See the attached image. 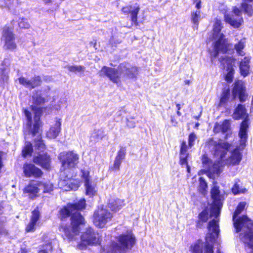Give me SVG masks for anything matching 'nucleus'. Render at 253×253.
Instances as JSON below:
<instances>
[{
    "label": "nucleus",
    "mask_w": 253,
    "mask_h": 253,
    "mask_svg": "<svg viewBox=\"0 0 253 253\" xmlns=\"http://www.w3.org/2000/svg\"><path fill=\"white\" fill-rule=\"evenodd\" d=\"M18 80L20 84L23 85L27 88L31 89L30 80L23 77H20Z\"/></svg>",
    "instance_id": "nucleus-45"
},
{
    "label": "nucleus",
    "mask_w": 253,
    "mask_h": 253,
    "mask_svg": "<svg viewBox=\"0 0 253 253\" xmlns=\"http://www.w3.org/2000/svg\"><path fill=\"white\" fill-rule=\"evenodd\" d=\"M18 25L19 27L22 29H28L30 26L28 20L25 18H19Z\"/></svg>",
    "instance_id": "nucleus-46"
},
{
    "label": "nucleus",
    "mask_w": 253,
    "mask_h": 253,
    "mask_svg": "<svg viewBox=\"0 0 253 253\" xmlns=\"http://www.w3.org/2000/svg\"><path fill=\"white\" fill-rule=\"evenodd\" d=\"M45 3H49L51 1V0H43Z\"/></svg>",
    "instance_id": "nucleus-60"
},
{
    "label": "nucleus",
    "mask_w": 253,
    "mask_h": 253,
    "mask_svg": "<svg viewBox=\"0 0 253 253\" xmlns=\"http://www.w3.org/2000/svg\"><path fill=\"white\" fill-rule=\"evenodd\" d=\"M242 159V155L238 148L235 149L232 152L230 157V162L233 165L238 164Z\"/></svg>",
    "instance_id": "nucleus-31"
},
{
    "label": "nucleus",
    "mask_w": 253,
    "mask_h": 253,
    "mask_svg": "<svg viewBox=\"0 0 253 253\" xmlns=\"http://www.w3.org/2000/svg\"><path fill=\"white\" fill-rule=\"evenodd\" d=\"M184 83L185 84L189 85L190 84V81L189 80H185L184 81Z\"/></svg>",
    "instance_id": "nucleus-58"
},
{
    "label": "nucleus",
    "mask_w": 253,
    "mask_h": 253,
    "mask_svg": "<svg viewBox=\"0 0 253 253\" xmlns=\"http://www.w3.org/2000/svg\"><path fill=\"white\" fill-rule=\"evenodd\" d=\"M176 107H177L178 110H180L181 109L180 105L179 104H176Z\"/></svg>",
    "instance_id": "nucleus-59"
},
{
    "label": "nucleus",
    "mask_w": 253,
    "mask_h": 253,
    "mask_svg": "<svg viewBox=\"0 0 253 253\" xmlns=\"http://www.w3.org/2000/svg\"><path fill=\"white\" fill-rule=\"evenodd\" d=\"M207 170L211 173L218 175L222 171V166L220 162L218 161L214 164L212 163L211 165L207 167Z\"/></svg>",
    "instance_id": "nucleus-30"
},
{
    "label": "nucleus",
    "mask_w": 253,
    "mask_h": 253,
    "mask_svg": "<svg viewBox=\"0 0 253 253\" xmlns=\"http://www.w3.org/2000/svg\"><path fill=\"white\" fill-rule=\"evenodd\" d=\"M52 245L50 243H48L44 245L42 249L40 251L39 253H48V252L52 250Z\"/></svg>",
    "instance_id": "nucleus-51"
},
{
    "label": "nucleus",
    "mask_w": 253,
    "mask_h": 253,
    "mask_svg": "<svg viewBox=\"0 0 253 253\" xmlns=\"http://www.w3.org/2000/svg\"><path fill=\"white\" fill-rule=\"evenodd\" d=\"M10 65L9 59L5 58L2 62L0 67V85H2L8 80V73Z\"/></svg>",
    "instance_id": "nucleus-18"
},
{
    "label": "nucleus",
    "mask_w": 253,
    "mask_h": 253,
    "mask_svg": "<svg viewBox=\"0 0 253 253\" xmlns=\"http://www.w3.org/2000/svg\"><path fill=\"white\" fill-rule=\"evenodd\" d=\"M40 191L39 181L31 182L23 190V193L31 199H34L38 196Z\"/></svg>",
    "instance_id": "nucleus-19"
},
{
    "label": "nucleus",
    "mask_w": 253,
    "mask_h": 253,
    "mask_svg": "<svg viewBox=\"0 0 253 253\" xmlns=\"http://www.w3.org/2000/svg\"><path fill=\"white\" fill-rule=\"evenodd\" d=\"M248 128V120L245 119L241 123L240 126V130L239 133V137L241 139V144H245L247 138V130Z\"/></svg>",
    "instance_id": "nucleus-26"
},
{
    "label": "nucleus",
    "mask_w": 253,
    "mask_h": 253,
    "mask_svg": "<svg viewBox=\"0 0 253 253\" xmlns=\"http://www.w3.org/2000/svg\"><path fill=\"white\" fill-rule=\"evenodd\" d=\"M100 235L97 232H95L91 228L86 229L85 232L81 236L82 243L79 245L81 249H83V245H97L100 244Z\"/></svg>",
    "instance_id": "nucleus-12"
},
{
    "label": "nucleus",
    "mask_w": 253,
    "mask_h": 253,
    "mask_svg": "<svg viewBox=\"0 0 253 253\" xmlns=\"http://www.w3.org/2000/svg\"><path fill=\"white\" fill-rule=\"evenodd\" d=\"M199 220L197 223V227H200L201 224V221L206 222L208 218V212L206 210H204L202 211L199 215Z\"/></svg>",
    "instance_id": "nucleus-42"
},
{
    "label": "nucleus",
    "mask_w": 253,
    "mask_h": 253,
    "mask_svg": "<svg viewBox=\"0 0 253 253\" xmlns=\"http://www.w3.org/2000/svg\"><path fill=\"white\" fill-rule=\"evenodd\" d=\"M207 236L208 234L206 237L207 243L205 245H204L201 241H198L194 246L191 247L193 253H213L212 245L210 244L209 242L212 243L215 240L217 237H216L214 240L210 241V240L211 239L210 236H209L208 240H207ZM217 253H221L218 250Z\"/></svg>",
    "instance_id": "nucleus-15"
},
{
    "label": "nucleus",
    "mask_w": 253,
    "mask_h": 253,
    "mask_svg": "<svg viewBox=\"0 0 253 253\" xmlns=\"http://www.w3.org/2000/svg\"><path fill=\"white\" fill-rule=\"evenodd\" d=\"M246 117V109L245 106L241 104H239L236 108L233 114V118L235 120L244 118Z\"/></svg>",
    "instance_id": "nucleus-29"
},
{
    "label": "nucleus",
    "mask_w": 253,
    "mask_h": 253,
    "mask_svg": "<svg viewBox=\"0 0 253 253\" xmlns=\"http://www.w3.org/2000/svg\"><path fill=\"white\" fill-rule=\"evenodd\" d=\"M247 190L245 188H243L240 186L238 183V182H236L232 188V191L234 195L239 194L240 193H245Z\"/></svg>",
    "instance_id": "nucleus-41"
},
{
    "label": "nucleus",
    "mask_w": 253,
    "mask_h": 253,
    "mask_svg": "<svg viewBox=\"0 0 253 253\" xmlns=\"http://www.w3.org/2000/svg\"><path fill=\"white\" fill-rule=\"evenodd\" d=\"M118 242H113L111 247L102 249V253H125L130 250L135 243V238L131 231H127L117 238Z\"/></svg>",
    "instance_id": "nucleus-6"
},
{
    "label": "nucleus",
    "mask_w": 253,
    "mask_h": 253,
    "mask_svg": "<svg viewBox=\"0 0 253 253\" xmlns=\"http://www.w3.org/2000/svg\"><path fill=\"white\" fill-rule=\"evenodd\" d=\"M233 95L234 98L238 97L240 101L244 102L248 98L245 87L242 82L238 81L235 83L233 89Z\"/></svg>",
    "instance_id": "nucleus-17"
},
{
    "label": "nucleus",
    "mask_w": 253,
    "mask_h": 253,
    "mask_svg": "<svg viewBox=\"0 0 253 253\" xmlns=\"http://www.w3.org/2000/svg\"><path fill=\"white\" fill-rule=\"evenodd\" d=\"M241 7L245 13L249 16H252L253 14V0H243Z\"/></svg>",
    "instance_id": "nucleus-27"
},
{
    "label": "nucleus",
    "mask_w": 253,
    "mask_h": 253,
    "mask_svg": "<svg viewBox=\"0 0 253 253\" xmlns=\"http://www.w3.org/2000/svg\"><path fill=\"white\" fill-rule=\"evenodd\" d=\"M188 146L185 141H183L181 145L180 154L181 155H188L187 153Z\"/></svg>",
    "instance_id": "nucleus-52"
},
{
    "label": "nucleus",
    "mask_w": 253,
    "mask_h": 253,
    "mask_svg": "<svg viewBox=\"0 0 253 253\" xmlns=\"http://www.w3.org/2000/svg\"><path fill=\"white\" fill-rule=\"evenodd\" d=\"M230 95V90L228 89H224L220 100V105L225 104L229 99Z\"/></svg>",
    "instance_id": "nucleus-44"
},
{
    "label": "nucleus",
    "mask_w": 253,
    "mask_h": 253,
    "mask_svg": "<svg viewBox=\"0 0 253 253\" xmlns=\"http://www.w3.org/2000/svg\"><path fill=\"white\" fill-rule=\"evenodd\" d=\"M82 173V176L84 180L86 195L90 197L94 196L97 192L96 184L90 180L88 171L83 170Z\"/></svg>",
    "instance_id": "nucleus-16"
},
{
    "label": "nucleus",
    "mask_w": 253,
    "mask_h": 253,
    "mask_svg": "<svg viewBox=\"0 0 253 253\" xmlns=\"http://www.w3.org/2000/svg\"><path fill=\"white\" fill-rule=\"evenodd\" d=\"M199 126V124L197 123L195 125V127H197Z\"/></svg>",
    "instance_id": "nucleus-62"
},
{
    "label": "nucleus",
    "mask_w": 253,
    "mask_h": 253,
    "mask_svg": "<svg viewBox=\"0 0 253 253\" xmlns=\"http://www.w3.org/2000/svg\"><path fill=\"white\" fill-rule=\"evenodd\" d=\"M219 60L223 68H225L226 66V70L228 72L225 77V80L228 83H231L233 81L234 74L233 66L235 63V59L229 57L224 54L219 58Z\"/></svg>",
    "instance_id": "nucleus-14"
},
{
    "label": "nucleus",
    "mask_w": 253,
    "mask_h": 253,
    "mask_svg": "<svg viewBox=\"0 0 253 253\" xmlns=\"http://www.w3.org/2000/svg\"><path fill=\"white\" fill-rule=\"evenodd\" d=\"M125 205L124 201L119 199H112L109 200L108 206L113 211H117Z\"/></svg>",
    "instance_id": "nucleus-28"
},
{
    "label": "nucleus",
    "mask_w": 253,
    "mask_h": 253,
    "mask_svg": "<svg viewBox=\"0 0 253 253\" xmlns=\"http://www.w3.org/2000/svg\"><path fill=\"white\" fill-rule=\"evenodd\" d=\"M58 158L62 163L61 168L62 171H65L74 168L79 163V155L73 151L61 153Z\"/></svg>",
    "instance_id": "nucleus-9"
},
{
    "label": "nucleus",
    "mask_w": 253,
    "mask_h": 253,
    "mask_svg": "<svg viewBox=\"0 0 253 253\" xmlns=\"http://www.w3.org/2000/svg\"><path fill=\"white\" fill-rule=\"evenodd\" d=\"M189 155H181L180 154V164L182 166H186L187 168V171L190 172V168L187 163V158Z\"/></svg>",
    "instance_id": "nucleus-43"
},
{
    "label": "nucleus",
    "mask_w": 253,
    "mask_h": 253,
    "mask_svg": "<svg viewBox=\"0 0 253 253\" xmlns=\"http://www.w3.org/2000/svg\"><path fill=\"white\" fill-rule=\"evenodd\" d=\"M69 71L74 73H83L85 70V67L83 66L68 65L65 67Z\"/></svg>",
    "instance_id": "nucleus-37"
},
{
    "label": "nucleus",
    "mask_w": 253,
    "mask_h": 253,
    "mask_svg": "<svg viewBox=\"0 0 253 253\" xmlns=\"http://www.w3.org/2000/svg\"><path fill=\"white\" fill-rule=\"evenodd\" d=\"M242 14L241 10L234 7L232 14L227 13L224 15V20L234 28H239L243 22Z\"/></svg>",
    "instance_id": "nucleus-13"
},
{
    "label": "nucleus",
    "mask_w": 253,
    "mask_h": 253,
    "mask_svg": "<svg viewBox=\"0 0 253 253\" xmlns=\"http://www.w3.org/2000/svg\"><path fill=\"white\" fill-rule=\"evenodd\" d=\"M33 152L32 144L30 142H26L25 146L22 150V155L24 157L28 155H31Z\"/></svg>",
    "instance_id": "nucleus-39"
},
{
    "label": "nucleus",
    "mask_w": 253,
    "mask_h": 253,
    "mask_svg": "<svg viewBox=\"0 0 253 253\" xmlns=\"http://www.w3.org/2000/svg\"><path fill=\"white\" fill-rule=\"evenodd\" d=\"M123 160L115 158L113 166L110 168L112 170H119L120 167Z\"/></svg>",
    "instance_id": "nucleus-48"
},
{
    "label": "nucleus",
    "mask_w": 253,
    "mask_h": 253,
    "mask_svg": "<svg viewBox=\"0 0 253 253\" xmlns=\"http://www.w3.org/2000/svg\"><path fill=\"white\" fill-rule=\"evenodd\" d=\"M111 217V213L103 206H100L94 212L93 222L96 227L102 228L110 220Z\"/></svg>",
    "instance_id": "nucleus-11"
},
{
    "label": "nucleus",
    "mask_w": 253,
    "mask_h": 253,
    "mask_svg": "<svg viewBox=\"0 0 253 253\" xmlns=\"http://www.w3.org/2000/svg\"><path fill=\"white\" fill-rule=\"evenodd\" d=\"M104 136V132L101 129H95L90 136V141L97 142Z\"/></svg>",
    "instance_id": "nucleus-35"
},
{
    "label": "nucleus",
    "mask_w": 253,
    "mask_h": 253,
    "mask_svg": "<svg viewBox=\"0 0 253 253\" xmlns=\"http://www.w3.org/2000/svg\"><path fill=\"white\" fill-rule=\"evenodd\" d=\"M135 123L133 122V121H127V126L129 127H131V128H133V127H134L135 126Z\"/></svg>",
    "instance_id": "nucleus-55"
},
{
    "label": "nucleus",
    "mask_w": 253,
    "mask_h": 253,
    "mask_svg": "<svg viewBox=\"0 0 253 253\" xmlns=\"http://www.w3.org/2000/svg\"><path fill=\"white\" fill-rule=\"evenodd\" d=\"M196 7L197 8V10H199L200 9V8L201 7V0H198V2H196Z\"/></svg>",
    "instance_id": "nucleus-57"
},
{
    "label": "nucleus",
    "mask_w": 253,
    "mask_h": 253,
    "mask_svg": "<svg viewBox=\"0 0 253 253\" xmlns=\"http://www.w3.org/2000/svg\"><path fill=\"white\" fill-rule=\"evenodd\" d=\"M222 28L221 21L216 20L213 25L212 33V38L215 42L213 51L211 53V56L214 58L218 56L219 52L223 54L225 53L229 47V44L225 39L223 34L221 32Z\"/></svg>",
    "instance_id": "nucleus-7"
},
{
    "label": "nucleus",
    "mask_w": 253,
    "mask_h": 253,
    "mask_svg": "<svg viewBox=\"0 0 253 253\" xmlns=\"http://www.w3.org/2000/svg\"><path fill=\"white\" fill-rule=\"evenodd\" d=\"M216 183H213V186L211 191V194L214 206L212 208L211 211V216H214L215 218L213 219L209 223L208 229V233L207 236V240L210 236L211 239L210 241H212L215 238L218 237L219 233V229L218 225V216L220 213V209L222 205L221 202V195H220V191L219 187L217 186Z\"/></svg>",
    "instance_id": "nucleus-5"
},
{
    "label": "nucleus",
    "mask_w": 253,
    "mask_h": 253,
    "mask_svg": "<svg viewBox=\"0 0 253 253\" xmlns=\"http://www.w3.org/2000/svg\"><path fill=\"white\" fill-rule=\"evenodd\" d=\"M251 58L249 56H246L242 59L240 64V70L241 74L244 77L247 76L249 73L250 62Z\"/></svg>",
    "instance_id": "nucleus-24"
},
{
    "label": "nucleus",
    "mask_w": 253,
    "mask_h": 253,
    "mask_svg": "<svg viewBox=\"0 0 253 253\" xmlns=\"http://www.w3.org/2000/svg\"><path fill=\"white\" fill-rule=\"evenodd\" d=\"M33 103L35 105H40L44 103L45 99L41 96L40 91H35L32 96Z\"/></svg>",
    "instance_id": "nucleus-34"
},
{
    "label": "nucleus",
    "mask_w": 253,
    "mask_h": 253,
    "mask_svg": "<svg viewBox=\"0 0 253 253\" xmlns=\"http://www.w3.org/2000/svg\"><path fill=\"white\" fill-rule=\"evenodd\" d=\"M126 154V149L125 147H120V149L118 152L117 155L116 156V158L121 159V160H124L125 158Z\"/></svg>",
    "instance_id": "nucleus-49"
},
{
    "label": "nucleus",
    "mask_w": 253,
    "mask_h": 253,
    "mask_svg": "<svg viewBox=\"0 0 253 253\" xmlns=\"http://www.w3.org/2000/svg\"><path fill=\"white\" fill-rule=\"evenodd\" d=\"M40 217V212L38 208L35 209L32 212L30 222L27 225L26 231L27 232H31L35 230L37 221Z\"/></svg>",
    "instance_id": "nucleus-23"
},
{
    "label": "nucleus",
    "mask_w": 253,
    "mask_h": 253,
    "mask_svg": "<svg viewBox=\"0 0 253 253\" xmlns=\"http://www.w3.org/2000/svg\"><path fill=\"white\" fill-rule=\"evenodd\" d=\"M25 115L27 119V124L24 130L25 137L28 135H38L35 140V149L38 155L34 157V162L43 168L48 169L50 167V158L46 153H44L45 147L41 137L40 130V111L39 109L36 110L34 118V123L32 125V117L31 113L25 110Z\"/></svg>",
    "instance_id": "nucleus-1"
},
{
    "label": "nucleus",
    "mask_w": 253,
    "mask_h": 253,
    "mask_svg": "<svg viewBox=\"0 0 253 253\" xmlns=\"http://www.w3.org/2000/svg\"><path fill=\"white\" fill-rule=\"evenodd\" d=\"M246 202H241L238 205L233 216L234 228L240 232L239 238L244 243L248 253H253V221L246 215L238 216L245 209Z\"/></svg>",
    "instance_id": "nucleus-2"
},
{
    "label": "nucleus",
    "mask_w": 253,
    "mask_h": 253,
    "mask_svg": "<svg viewBox=\"0 0 253 253\" xmlns=\"http://www.w3.org/2000/svg\"><path fill=\"white\" fill-rule=\"evenodd\" d=\"M51 78L48 76H44L43 78V80L46 82H49L51 81Z\"/></svg>",
    "instance_id": "nucleus-56"
},
{
    "label": "nucleus",
    "mask_w": 253,
    "mask_h": 253,
    "mask_svg": "<svg viewBox=\"0 0 253 253\" xmlns=\"http://www.w3.org/2000/svg\"><path fill=\"white\" fill-rule=\"evenodd\" d=\"M99 74L100 76H106L113 83L118 84L122 81L135 78L137 68L131 67L128 63H123L120 65L118 70L104 66Z\"/></svg>",
    "instance_id": "nucleus-4"
},
{
    "label": "nucleus",
    "mask_w": 253,
    "mask_h": 253,
    "mask_svg": "<svg viewBox=\"0 0 253 253\" xmlns=\"http://www.w3.org/2000/svg\"><path fill=\"white\" fill-rule=\"evenodd\" d=\"M85 201L84 199L80 200L78 203L73 204H68L60 211L61 219L66 218L71 215V226L62 227L61 229L65 235L69 239L73 238L74 236L79 233V225L84 223V218L79 211L85 208Z\"/></svg>",
    "instance_id": "nucleus-3"
},
{
    "label": "nucleus",
    "mask_w": 253,
    "mask_h": 253,
    "mask_svg": "<svg viewBox=\"0 0 253 253\" xmlns=\"http://www.w3.org/2000/svg\"><path fill=\"white\" fill-rule=\"evenodd\" d=\"M23 172L26 177H38L42 174L41 170L33 164H25L23 167Z\"/></svg>",
    "instance_id": "nucleus-21"
},
{
    "label": "nucleus",
    "mask_w": 253,
    "mask_h": 253,
    "mask_svg": "<svg viewBox=\"0 0 253 253\" xmlns=\"http://www.w3.org/2000/svg\"><path fill=\"white\" fill-rule=\"evenodd\" d=\"M197 139L196 134L192 132L188 136V147L191 148L194 144L196 140Z\"/></svg>",
    "instance_id": "nucleus-47"
},
{
    "label": "nucleus",
    "mask_w": 253,
    "mask_h": 253,
    "mask_svg": "<svg viewBox=\"0 0 253 253\" xmlns=\"http://www.w3.org/2000/svg\"><path fill=\"white\" fill-rule=\"evenodd\" d=\"M211 152L220 160H222L228 151L230 145L221 139L214 140L211 139L206 143Z\"/></svg>",
    "instance_id": "nucleus-8"
},
{
    "label": "nucleus",
    "mask_w": 253,
    "mask_h": 253,
    "mask_svg": "<svg viewBox=\"0 0 253 253\" xmlns=\"http://www.w3.org/2000/svg\"><path fill=\"white\" fill-rule=\"evenodd\" d=\"M66 102V100H65V99H60L58 103V104L56 105L54 107V108L55 110H59L61 108V107H60V104H63V103H65Z\"/></svg>",
    "instance_id": "nucleus-53"
},
{
    "label": "nucleus",
    "mask_w": 253,
    "mask_h": 253,
    "mask_svg": "<svg viewBox=\"0 0 253 253\" xmlns=\"http://www.w3.org/2000/svg\"><path fill=\"white\" fill-rule=\"evenodd\" d=\"M76 181H74V180L73 182H71V184H73H73H74V183H76Z\"/></svg>",
    "instance_id": "nucleus-63"
},
{
    "label": "nucleus",
    "mask_w": 253,
    "mask_h": 253,
    "mask_svg": "<svg viewBox=\"0 0 253 253\" xmlns=\"http://www.w3.org/2000/svg\"><path fill=\"white\" fill-rule=\"evenodd\" d=\"M61 125L60 121H56L54 126L47 132L46 136L49 138H55L60 132Z\"/></svg>",
    "instance_id": "nucleus-25"
},
{
    "label": "nucleus",
    "mask_w": 253,
    "mask_h": 253,
    "mask_svg": "<svg viewBox=\"0 0 253 253\" xmlns=\"http://www.w3.org/2000/svg\"><path fill=\"white\" fill-rule=\"evenodd\" d=\"M80 183L79 181H76V183H74L73 187L71 189L73 190H76L80 186Z\"/></svg>",
    "instance_id": "nucleus-54"
},
{
    "label": "nucleus",
    "mask_w": 253,
    "mask_h": 253,
    "mask_svg": "<svg viewBox=\"0 0 253 253\" xmlns=\"http://www.w3.org/2000/svg\"><path fill=\"white\" fill-rule=\"evenodd\" d=\"M199 191L204 195H205L207 192L208 185L205 180L203 177H201L199 178Z\"/></svg>",
    "instance_id": "nucleus-38"
},
{
    "label": "nucleus",
    "mask_w": 253,
    "mask_h": 253,
    "mask_svg": "<svg viewBox=\"0 0 253 253\" xmlns=\"http://www.w3.org/2000/svg\"><path fill=\"white\" fill-rule=\"evenodd\" d=\"M246 46V41L245 39L241 40L238 43L234 45V49H235L237 53L239 56H244L245 53L243 51Z\"/></svg>",
    "instance_id": "nucleus-33"
},
{
    "label": "nucleus",
    "mask_w": 253,
    "mask_h": 253,
    "mask_svg": "<svg viewBox=\"0 0 253 253\" xmlns=\"http://www.w3.org/2000/svg\"><path fill=\"white\" fill-rule=\"evenodd\" d=\"M213 131L215 133H227L226 138H227L229 133L231 132V123L230 120H225L222 123H215L213 127Z\"/></svg>",
    "instance_id": "nucleus-20"
},
{
    "label": "nucleus",
    "mask_w": 253,
    "mask_h": 253,
    "mask_svg": "<svg viewBox=\"0 0 253 253\" xmlns=\"http://www.w3.org/2000/svg\"><path fill=\"white\" fill-rule=\"evenodd\" d=\"M1 39L3 42V47L4 50L13 51L17 49L15 36L11 28L7 27L3 28Z\"/></svg>",
    "instance_id": "nucleus-10"
},
{
    "label": "nucleus",
    "mask_w": 253,
    "mask_h": 253,
    "mask_svg": "<svg viewBox=\"0 0 253 253\" xmlns=\"http://www.w3.org/2000/svg\"><path fill=\"white\" fill-rule=\"evenodd\" d=\"M177 114L178 116H180L181 115V113L180 112L179 110H178L177 112Z\"/></svg>",
    "instance_id": "nucleus-61"
},
{
    "label": "nucleus",
    "mask_w": 253,
    "mask_h": 253,
    "mask_svg": "<svg viewBox=\"0 0 253 253\" xmlns=\"http://www.w3.org/2000/svg\"><path fill=\"white\" fill-rule=\"evenodd\" d=\"M39 186L40 189H42L44 193L50 192L53 190V185L49 181L46 182H39Z\"/></svg>",
    "instance_id": "nucleus-36"
},
{
    "label": "nucleus",
    "mask_w": 253,
    "mask_h": 253,
    "mask_svg": "<svg viewBox=\"0 0 253 253\" xmlns=\"http://www.w3.org/2000/svg\"><path fill=\"white\" fill-rule=\"evenodd\" d=\"M140 8L138 5L135 4L133 6H129L124 7L122 8V11L125 13H130L132 22L136 26L137 25V14Z\"/></svg>",
    "instance_id": "nucleus-22"
},
{
    "label": "nucleus",
    "mask_w": 253,
    "mask_h": 253,
    "mask_svg": "<svg viewBox=\"0 0 253 253\" xmlns=\"http://www.w3.org/2000/svg\"><path fill=\"white\" fill-rule=\"evenodd\" d=\"M201 19V11L200 10H196L193 11L191 14V20L194 25V28L198 29L199 21Z\"/></svg>",
    "instance_id": "nucleus-32"
},
{
    "label": "nucleus",
    "mask_w": 253,
    "mask_h": 253,
    "mask_svg": "<svg viewBox=\"0 0 253 253\" xmlns=\"http://www.w3.org/2000/svg\"><path fill=\"white\" fill-rule=\"evenodd\" d=\"M42 80L39 76H35L30 80L31 89L41 85Z\"/></svg>",
    "instance_id": "nucleus-40"
},
{
    "label": "nucleus",
    "mask_w": 253,
    "mask_h": 253,
    "mask_svg": "<svg viewBox=\"0 0 253 253\" xmlns=\"http://www.w3.org/2000/svg\"><path fill=\"white\" fill-rule=\"evenodd\" d=\"M202 162L205 166V169H207V167L210 165H211L212 162L211 160L205 155L202 157Z\"/></svg>",
    "instance_id": "nucleus-50"
}]
</instances>
